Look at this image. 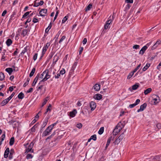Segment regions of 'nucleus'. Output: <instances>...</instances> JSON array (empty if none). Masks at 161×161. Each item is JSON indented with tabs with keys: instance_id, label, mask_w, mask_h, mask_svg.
<instances>
[{
	"instance_id": "obj_1",
	"label": "nucleus",
	"mask_w": 161,
	"mask_h": 161,
	"mask_svg": "<svg viewBox=\"0 0 161 161\" xmlns=\"http://www.w3.org/2000/svg\"><path fill=\"white\" fill-rule=\"evenodd\" d=\"M124 137V134H121L119 137L115 140L114 143L115 144H118L120 141L123 139Z\"/></svg>"
},
{
	"instance_id": "obj_2",
	"label": "nucleus",
	"mask_w": 161,
	"mask_h": 161,
	"mask_svg": "<svg viewBox=\"0 0 161 161\" xmlns=\"http://www.w3.org/2000/svg\"><path fill=\"white\" fill-rule=\"evenodd\" d=\"M154 97L152 101V102L154 104L156 105L160 102V99L158 96L156 95H154Z\"/></svg>"
},
{
	"instance_id": "obj_3",
	"label": "nucleus",
	"mask_w": 161,
	"mask_h": 161,
	"mask_svg": "<svg viewBox=\"0 0 161 161\" xmlns=\"http://www.w3.org/2000/svg\"><path fill=\"white\" fill-rule=\"evenodd\" d=\"M45 71H46V74H45V76L44 77L43 79L41 81L39 84H40L42 82H44L49 79L50 77V75L48 74L49 71L48 70H46Z\"/></svg>"
},
{
	"instance_id": "obj_4",
	"label": "nucleus",
	"mask_w": 161,
	"mask_h": 161,
	"mask_svg": "<svg viewBox=\"0 0 161 161\" xmlns=\"http://www.w3.org/2000/svg\"><path fill=\"white\" fill-rule=\"evenodd\" d=\"M118 126V125H116L113 131V133L114 135L116 136L117 135L122 129L121 127H120V128L117 129V127Z\"/></svg>"
},
{
	"instance_id": "obj_5",
	"label": "nucleus",
	"mask_w": 161,
	"mask_h": 161,
	"mask_svg": "<svg viewBox=\"0 0 161 161\" xmlns=\"http://www.w3.org/2000/svg\"><path fill=\"white\" fill-rule=\"evenodd\" d=\"M149 45L148 44H147L146 46H144L140 50L139 52V54H141L142 55H143L145 51L147 48V46H149Z\"/></svg>"
},
{
	"instance_id": "obj_6",
	"label": "nucleus",
	"mask_w": 161,
	"mask_h": 161,
	"mask_svg": "<svg viewBox=\"0 0 161 161\" xmlns=\"http://www.w3.org/2000/svg\"><path fill=\"white\" fill-rule=\"evenodd\" d=\"M147 104L145 103H144L142 105H141L140 107V108L139 109H138L137 110V112H139L140 111H143L144 110V109L145 108L147 107Z\"/></svg>"
},
{
	"instance_id": "obj_7",
	"label": "nucleus",
	"mask_w": 161,
	"mask_h": 161,
	"mask_svg": "<svg viewBox=\"0 0 161 161\" xmlns=\"http://www.w3.org/2000/svg\"><path fill=\"white\" fill-rule=\"evenodd\" d=\"M90 107L91 108V110H93L96 107V103L93 101L91 102L90 103Z\"/></svg>"
},
{
	"instance_id": "obj_8",
	"label": "nucleus",
	"mask_w": 161,
	"mask_h": 161,
	"mask_svg": "<svg viewBox=\"0 0 161 161\" xmlns=\"http://www.w3.org/2000/svg\"><path fill=\"white\" fill-rule=\"evenodd\" d=\"M47 10L45 9H41L39 12V14L41 16H45L47 14Z\"/></svg>"
},
{
	"instance_id": "obj_9",
	"label": "nucleus",
	"mask_w": 161,
	"mask_h": 161,
	"mask_svg": "<svg viewBox=\"0 0 161 161\" xmlns=\"http://www.w3.org/2000/svg\"><path fill=\"white\" fill-rule=\"evenodd\" d=\"M93 98L96 100H100L102 98V95L100 94H97L94 96Z\"/></svg>"
},
{
	"instance_id": "obj_10",
	"label": "nucleus",
	"mask_w": 161,
	"mask_h": 161,
	"mask_svg": "<svg viewBox=\"0 0 161 161\" xmlns=\"http://www.w3.org/2000/svg\"><path fill=\"white\" fill-rule=\"evenodd\" d=\"M33 145L34 144L33 143L31 142L30 145L29 146L28 148L26 149V152L28 153L30 152L31 151Z\"/></svg>"
},
{
	"instance_id": "obj_11",
	"label": "nucleus",
	"mask_w": 161,
	"mask_h": 161,
	"mask_svg": "<svg viewBox=\"0 0 161 161\" xmlns=\"http://www.w3.org/2000/svg\"><path fill=\"white\" fill-rule=\"evenodd\" d=\"M111 22V19L107 20L106 22V23L104 25V28L105 29H107L109 28V26Z\"/></svg>"
},
{
	"instance_id": "obj_12",
	"label": "nucleus",
	"mask_w": 161,
	"mask_h": 161,
	"mask_svg": "<svg viewBox=\"0 0 161 161\" xmlns=\"http://www.w3.org/2000/svg\"><path fill=\"white\" fill-rule=\"evenodd\" d=\"M77 113V111L76 109H74L73 111L69 112V116L72 117H74Z\"/></svg>"
},
{
	"instance_id": "obj_13",
	"label": "nucleus",
	"mask_w": 161,
	"mask_h": 161,
	"mask_svg": "<svg viewBox=\"0 0 161 161\" xmlns=\"http://www.w3.org/2000/svg\"><path fill=\"white\" fill-rule=\"evenodd\" d=\"M93 88L96 91H98L100 88V86L99 84H96L93 86Z\"/></svg>"
},
{
	"instance_id": "obj_14",
	"label": "nucleus",
	"mask_w": 161,
	"mask_h": 161,
	"mask_svg": "<svg viewBox=\"0 0 161 161\" xmlns=\"http://www.w3.org/2000/svg\"><path fill=\"white\" fill-rule=\"evenodd\" d=\"M39 76V74H38L37 75L36 77H35V79L34 80L32 84V86H35V85H36V83L37 82V80L38 79Z\"/></svg>"
},
{
	"instance_id": "obj_15",
	"label": "nucleus",
	"mask_w": 161,
	"mask_h": 161,
	"mask_svg": "<svg viewBox=\"0 0 161 161\" xmlns=\"http://www.w3.org/2000/svg\"><path fill=\"white\" fill-rule=\"evenodd\" d=\"M9 152V149L8 148H7L4 152V157L5 158H7L8 157Z\"/></svg>"
},
{
	"instance_id": "obj_16",
	"label": "nucleus",
	"mask_w": 161,
	"mask_h": 161,
	"mask_svg": "<svg viewBox=\"0 0 161 161\" xmlns=\"http://www.w3.org/2000/svg\"><path fill=\"white\" fill-rule=\"evenodd\" d=\"M139 84L138 83H137L133 85L132 86V90H136L138 88L139 86Z\"/></svg>"
},
{
	"instance_id": "obj_17",
	"label": "nucleus",
	"mask_w": 161,
	"mask_h": 161,
	"mask_svg": "<svg viewBox=\"0 0 161 161\" xmlns=\"http://www.w3.org/2000/svg\"><path fill=\"white\" fill-rule=\"evenodd\" d=\"M50 132L51 131H50L47 129H46L44 131L43 133V136H46L48 135Z\"/></svg>"
},
{
	"instance_id": "obj_18",
	"label": "nucleus",
	"mask_w": 161,
	"mask_h": 161,
	"mask_svg": "<svg viewBox=\"0 0 161 161\" xmlns=\"http://www.w3.org/2000/svg\"><path fill=\"white\" fill-rule=\"evenodd\" d=\"M48 118H47L45 119V120L43 122V125H42V126H41V127L43 128H44L46 125L47 124V122H48Z\"/></svg>"
},
{
	"instance_id": "obj_19",
	"label": "nucleus",
	"mask_w": 161,
	"mask_h": 161,
	"mask_svg": "<svg viewBox=\"0 0 161 161\" xmlns=\"http://www.w3.org/2000/svg\"><path fill=\"white\" fill-rule=\"evenodd\" d=\"M5 70L10 75L13 72V69L11 68H8L6 69Z\"/></svg>"
},
{
	"instance_id": "obj_20",
	"label": "nucleus",
	"mask_w": 161,
	"mask_h": 161,
	"mask_svg": "<svg viewBox=\"0 0 161 161\" xmlns=\"http://www.w3.org/2000/svg\"><path fill=\"white\" fill-rule=\"evenodd\" d=\"M152 90L151 88H148L147 89L144 91V93L145 95H147L150 92H151Z\"/></svg>"
},
{
	"instance_id": "obj_21",
	"label": "nucleus",
	"mask_w": 161,
	"mask_h": 161,
	"mask_svg": "<svg viewBox=\"0 0 161 161\" xmlns=\"http://www.w3.org/2000/svg\"><path fill=\"white\" fill-rule=\"evenodd\" d=\"M9 101L8 100V99H6L4 100H3L1 103V104L2 106H3L5 104H6Z\"/></svg>"
},
{
	"instance_id": "obj_22",
	"label": "nucleus",
	"mask_w": 161,
	"mask_h": 161,
	"mask_svg": "<svg viewBox=\"0 0 161 161\" xmlns=\"http://www.w3.org/2000/svg\"><path fill=\"white\" fill-rule=\"evenodd\" d=\"M12 43V41L10 39H8L6 42V43L8 46H9Z\"/></svg>"
},
{
	"instance_id": "obj_23",
	"label": "nucleus",
	"mask_w": 161,
	"mask_h": 161,
	"mask_svg": "<svg viewBox=\"0 0 161 161\" xmlns=\"http://www.w3.org/2000/svg\"><path fill=\"white\" fill-rule=\"evenodd\" d=\"M35 70H36L35 68H33V69H32L31 71V72L30 73V74L29 76L30 77H31L32 76H33V75H34V74L35 71Z\"/></svg>"
},
{
	"instance_id": "obj_24",
	"label": "nucleus",
	"mask_w": 161,
	"mask_h": 161,
	"mask_svg": "<svg viewBox=\"0 0 161 161\" xmlns=\"http://www.w3.org/2000/svg\"><path fill=\"white\" fill-rule=\"evenodd\" d=\"M24 97V94L22 92L19 94L18 95V97L19 99H22Z\"/></svg>"
},
{
	"instance_id": "obj_25",
	"label": "nucleus",
	"mask_w": 161,
	"mask_h": 161,
	"mask_svg": "<svg viewBox=\"0 0 161 161\" xmlns=\"http://www.w3.org/2000/svg\"><path fill=\"white\" fill-rule=\"evenodd\" d=\"M14 137H12L11 138L9 142V144L10 146H12L14 143Z\"/></svg>"
},
{
	"instance_id": "obj_26",
	"label": "nucleus",
	"mask_w": 161,
	"mask_h": 161,
	"mask_svg": "<svg viewBox=\"0 0 161 161\" xmlns=\"http://www.w3.org/2000/svg\"><path fill=\"white\" fill-rule=\"evenodd\" d=\"M58 57L56 55L54 56L53 57V63H56L57 62L58 60Z\"/></svg>"
},
{
	"instance_id": "obj_27",
	"label": "nucleus",
	"mask_w": 161,
	"mask_h": 161,
	"mask_svg": "<svg viewBox=\"0 0 161 161\" xmlns=\"http://www.w3.org/2000/svg\"><path fill=\"white\" fill-rule=\"evenodd\" d=\"M150 64H147L143 68L142 70L143 71H146L150 66Z\"/></svg>"
},
{
	"instance_id": "obj_28",
	"label": "nucleus",
	"mask_w": 161,
	"mask_h": 161,
	"mask_svg": "<svg viewBox=\"0 0 161 161\" xmlns=\"http://www.w3.org/2000/svg\"><path fill=\"white\" fill-rule=\"evenodd\" d=\"M48 99L49 98L48 97H47L44 99V102L42 103V107H43L44 106V105H45L46 104L47 102V101Z\"/></svg>"
},
{
	"instance_id": "obj_29",
	"label": "nucleus",
	"mask_w": 161,
	"mask_h": 161,
	"mask_svg": "<svg viewBox=\"0 0 161 161\" xmlns=\"http://www.w3.org/2000/svg\"><path fill=\"white\" fill-rule=\"evenodd\" d=\"M37 127V124L35 125L31 129V130L32 132H35L36 129Z\"/></svg>"
},
{
	"instance_id": "obj_30",
	"label": "nucleus",
	"mask_w": 161,
	"mask_h": 161,
	"mask_svg": "<svg viewBox=\"0 0 161 161\" xmlns=\"http://www.w3.org/2000/svg\"><path fill=\"white\" fill-rule=\"evenodd\" d=\"M28 33V31L27 30L25 29L23 30L22 31V32L21 33V34L23 36H25Z\"/></svg>"
},
{
	"instance_id": "obj_31",
	"label": "nucleus",
	"mask_w": 161,
	"mask_h": 161,
	"mask_svg": "<svg viewBox=\"0 0 161 161\" xmlns=\"http://www.w3.org/2000/svg\"><path fill=\"white\" fill-rule=\"evenodd\" d=\"M14 153V151L13 149H11L10 152V154L9 158L10 159L12 158L13 157V154Z\"/></svg>"
},
{
	"instance_id": "obj_32",
	"label": "nucleus",
	"mask_w": 161,
	"mask_h": 161,
	"mask_svg": "<svg viewBox=\"0 0 161 161\" xmlns=\"http://www.w3.org/2000/svg\"><path fill=\"white\" fill-rule=\"evenodd\" d=\"M4 75L2 72L0 73V80H2L4 78Z\"/></svg>"
},
{
	"instance_id": "obj_33",
	"label": "nucleus",
	"mask_w": 161,
	"mask_h": 161,
	"mask_svg": "<svg viewBox=\"0 0 161 161\" xmlns=\"http://www.w3.org/2000/svg\"><path fill=\"white\" fill-rule=\"evenodd\" d=\"M104 131V128L103 127H101L99 130L98 132V133L99 134L101 135L102 134L103 132Z\"/></svg>"
},
{
	"instance_id": "obj_34",
	"label": "nucleus",
	"mask_w": 161,
	"mask_h": 161,
	"mask_svg": "<svg viewBox=\"0 0 161 161\" xmlns=\"http://www.w3.org/2000/svg\"><path fill=\"white\" fill-rule=\"evenodd\" d=\"M48 48L47 47H45L44 46L43 48V50H42V57L43 55L45 53V52H46V50H47V49Z\"/></svg>"
},
{
	"instance_id": "obj_35",
	"label": "nucleus",
	"mask_w": 161,
	"mask_h": 161,
	"mask_svg": "<svg viewBox=\"0 0 161 161\" xmlns=\"http://www.w3.org/2000/svg\"><path fill=\"white\" fill-rule=\"evenodd\" d=\"M46 71H44L42 74L40 76V78L41 79H43L44 77V76H45V74H46Z\"/></svg>"
},
{
	"instance_id": "obj_36",
	"label": "nucleus",
	"mask_w": 161,
	"mask_h": 161,
	"mask_svg": "<svg viewBox=\"0 0 161 161\" xmlns=\"http://www.w3.org/2000/svg\"><path fill=\"white\" fill-rule=\"evenodd\" d=\"M158 45H158L157 44V42H156V43L154 45L153 47H152L151 48L152 50H154L157 47H158Z\"/></svg>"
},
{
	"instance_id": "obj_37",
	"label": "nucleus",
	"mask_w": 161,
	"mask_h": 161,
	"mask_svg": "<svg viewBox=\"0 0 161 161\" xmlns=\"http://www.w3.org/2000/svg\"><path fill=\"white\" fill-rule=\"evenodd\" d=\"M158 45H158L157 44V42H156V43L154 45L153 47H152L151 48L152 50H154L157 47H158Z\"/></svg>"
},
{
	"instance_id": "obj_38",
	"label": "nucleus",
	"mask_w": 161,
	"mask_h": 161,
	"mask_svg": "<svg viewBox=\"0 0 161 161\" xmlns=\"http://www.w3.org/2000/svg\"><path fill=\"white\" fill-rule=\"evenodd\" d=\"M141 64H140L134 70L132 71L134 73L136 72L137 70L141 66Z\"/></svg>"
},
{
	"instance_id": "obj_39",
	"label": "nucleus",
	"mask_w": 161,
	"mask_h": 161,
	"mask_svg": "<svg viewBox=\"0 0 161 161\" xmlns=\"http://www.w3.org/2000/svg\"><path fill=\"white\" fill-rule=\"evenodd\" d=\"M92 5L91 4H89L86 8V11L89 10L91 8Z\"/></svg>"
},
{
	"instance_id": "obj_40",
	"label": "nucleus",
	"mask_w": 161,
	"mask_h": 161,
	"mask_svg": "<svg viewBox=\"0 0 161 161\" xmlns=\"http://www.w3.org/2000/svg\"><path fill=\"white\" fill-rule=\"evenodd\" d=\"M37 0H35L34 2V6L35 7H38L39 5V4L38 2H37Z\"/></svg>"
},
{
	"instance_id": "obj_41",
	"label": "nucleus",
	"mask_w": 161,
	"mask_h": 161,
	"mask_svg": "<svg viewBox=\"0 0 161 161\" xmlns=\"http://www.w3.org/2000/svg\"><path fill=\"white\" fill-rule=\"evenodd\" d=\"M90 137L94 141H96L97 139L96 135L92 136Z\"/></svg>"
},
{
	"instance_id": "obj_42",
	"label": "nucleus",
	"mask_w": 161,
	"mask_h": 161,
	"mask_svg": "<svg viewBox=\"0 0 161 161\" xmlns=\"http://www.w3.org/2000/svg\"><path fill=\"white\" fill-rule=\"evenodd\" d=\"M140 46L138 45H135L133 46V48L136 49H137L139 48Z\"/></svg>"
},
{
	"instance_id": "obj_43",
	"label": "nucleus",
	"mask_w": 161,
	"mask_h": 161,
	"mask_svg": "<svg viewBox=\"0 0 161 161\" xmlns=\"http://www.w3.org/2000/svg\"><path fill=\"white\" fill-rule=\"evenodd\" d=\"M134 74V73L132 72H131L128 76L127 78L130 79L133 75Z\"/></svg>"
},
{
	"instance_id": "obj_44",
	"label": "nucleus",
	"mask_w": 161,
	"mask_h": 161,
	"mask_svg": "<svg viewBox=\"0 0 161 161\" xmlns=\"http://www.w3.org/2000/svg\"><path fill=\"white\" fill-rule=\"evenodd\" d=\"M33 157V156L31 154H28L26 156V158L27 159L31 158Z\"/></svg>"
},
{
	"instance_id": "obj_45",
	"label": "nucleus",
	"mask_w": 161,
	"mask_h": 161,
	"mask_svg": "<svg viewBox=\"0 0 161 161\" xmlns=\"http://www.w3.org/2000/svg\"><path fill=\"white\" fill-rule=\"evenodd\" d=\"M66 38V36H63L60 39V41H59V43H60L61 42H62Z\"/></svg>"
},
{
	"instance_id": "obj_46",
	"label": "nucleus",
	"mask_w": 161,
	"mask_h": 161,
	"mask_svg": "<svg viewBox=\"0 0 161 161\" xmlns=\"http://www.w3.org/2000/svg\"><path fill=\"white\" fill-rule=\"evenodd\" d=\"M68 18V16H65L64 17L62 20V23H64L67 19Z\"/></svg>"
},
{
	"instance_id": "obj_47",
	"label": "nucleus",
	"mask_w": 161,
	"mask_h": 161,
	"mask_svg": "<svg viewBox=\"0 0 161 161\" xmlns=\"http://www.w3.org/2000/svg\"><path fill=\"white\" fill-rule=\"evenodd\" d=\"M114 139V138L112 136H110L108 139L107 141V142L109 143H110V142L112 140H113Z\"/></svg>"
},
{
	"instance_id": "obj_48",
	"label": "nucleus",
	"mask_w": 161,
	"mask_h": 161,
	"mask_svg": "<svg viewBox=\"0 0 161 161\" xmlns=\"http://www.w3.org/2000/svg\"><path fill=\"white\" fill-rule=\"evenodd\" d=\"M65 73V71L64 69H63L62 70H60L59 72L60 74L63 75Z\"/></svg>"
},
{
	"instance_id": "obj_49",
	"label": "nucleus",
	"mask_w": 161,
	"mask_h": 161,
	"mask_svg": "<svg viewBox=\"0 0 161 161\" xmlns=\"http://www.w3.org/2000/svg\"><path fill=\"white\" fill-rule=\"evenodd\" d=\"M30 13V12H26L24 15L23 16L22 18H25L27 16H28Z\"/></svg>"
},
{
	"instance_id": "obj_50",
	"label": "nucleus",
	"mask_w": 161,
	"mask_h": 161,
	"mask_svg": "<svg viewBox=\"0 0 161 161\" xmlns=\"http://www.w3.org/2000/svg\"><path fill=\"white\" fill-rule=\"evenodd\" d=\"M53 127V126L50 125L48 127H47V129H48L50 131H51V130H52Z\"/></svg>"
},
{
	"instance_id": "obj_51",
	"label": "nucleus",
	"mask_w": 161,
	"mask_h": 161,
	"mask_svg": "<svg viewBox=\"0 0 161 161\" xmlns=\"http://www.w3.org/2000/svg\"><path fill=\"white\" fill-rule=\"evenodd\" d=\"M82 125L81 123L78 124L77 125V127L79 128H80L82 127Z\"/></svg>"
},
{
	"instance_id": "obj_52",
	"label": "nucleus",
	"mask_w": 161,
	"mask_h": 161,
	"mask_svg": "<svg viewBox=\"0 0 161 161\" xmlns=\"http://www.w3.org/2000/svg\"><path fill=\"white\" fill-rule=\"evenodd\" d=\"M77 64V63L76 62H75L74 63V64H73V66L72 67V69H74V68L76 66Z\"/></svg>"
},
{
	"instance_id": "obj_53",
	"label": "nucleus",
	"mask_w": 161,
	"mask_h": 161,
	"mask_svg": "<svg viewBox=\"0 0 161 161\" xmlns=\"http://www.w3.org/2000/svg\"><path fill=\"white\" fill-rule=\"evenodd\" d=\"M140 100L139 99H137L136 100V103H135L136 106L140 103Z\"/></svg>"
},
{
	"instance_id": "obj_54",
	"label": "nucleus",
	"mask_w": 161,
	"mask_h": 161,
	"mask_svg": "<svg viewBox=\"0 0 161 161\" xmlns=\"http://www.w3.org/2000/svg\"><path fill=\"white\" fill-rule=\"evenodd\" d=\"M33 22L34 23H36L38 22V19L35 18L33 19Z\"/></svg>"
},
{
	"instance_id": "obj_55",
	"label": "nucleus",
	"mask_w": 161,
	"mask_h": 161,
	"mask_svg": "<svg viewBox=\"0 0 161 161\" xmlns=\"http://www.w3.org/2000/svg\"><path fill=\"white\" fill-rule=\"evenodd\" d=\"M7 11L6 10H4L3 12V13L2 14V16H4L7 13Z\"/></svg>"
},
{
	"instance_id": "obj_56",
	"label": "nucleus",
	"mask_w": 161,
	"mask_h": 161,
	"mask_svg": "<svg viewBox=\"0 0 161 161\" xmlns=\"http://www.w3.org/2000/svg\"><path fill=\"white\" fill-rule=\"evenodd\" d=\"M136 106V105H135V104L134 103L130 105L129 106V107L130 108H133Z\"/></svg>"
},
{
	"instance_id": "obj_57",
	"label": "nucleus",
	"mask_w": 161,
	"mask_h": 161,
	"mask_svg": "<svg viewBox=\"0 0 161 161\" xmlns=\"http://www.w3.org/2000/svg\"><path fill=\"white\" fill-rule=\"evenodd\" d=\"M87 40L86 38H85L84 39L83 41V44H85L86 43Z\"/></svg>"
},
{
	"instance_id": "obj_58",
	"label": "nucleus",
	"mask_w": 161,
	"mask_h": 161,
	"mask_svg": "<svg viewBox=\"0 0 161 161\" xmlns=\"http://www.w3.org/2000/svg\"><path fill=\"white\" fill-rule=\"evenodd\" d=\"M157 127L158 129H159L161 128V124H158L157 125Z\"/></svg>"
},
{
	"instance_id": "obj_59",
	"label": "nucleus",
	"mask_w": 161,
	"mask_h": 161,
	"mask_svg": "<svg viewBox=\"0 0 161 161\" xmlns=\"http://www.w3.org/2000/svg\"><path fill=\"white\" fill-rule=\"evenodd\" d=\"M37 56V54L35 53L33 57V59L34 60H35L36 59Z\"/></svg>"
},
{
	"instance_id": "obj_60",
	"label": "nucleus",
	"mask_w": 161,
	"mask_h": 161,
	"mask_svg": "<svg viewBox=\"0 0 161 161\" xmlns=\"http://www.w3.org/2000/svg\"><path fill=\"white\" fill-rule=\"evenodd\" d=\"M83 47H81L80 49V51L79 52V54H81L83 50Z\"/></svg>"
},
{
	"instance_id": "obj_61",
	"label": "nucleus",
	"mask_w": 161,
	"mask_h": 161,
	"mask_svg": "<svg viewBox=\"0 0 161 161\" xmlns=\"http://www.w3.org/2000/svg\"><path fill=\"white\" fill-rule=\"evenodd\" d=\"M33 88H30L27 91V93H30V92H32L33 91Z\"/></svg>"
},
{
	"instance_id": "obj_62",
	"label": "nucleus",
	"mask_w": 161,
	"mask_h": 161,
	"mask_svg": "<svg viewBox=\"0 0 161 161\" xmlns=\"http://www.w3.org/2000/svg\"><path fill=\"white\" fill-rule=\"evenodd\" d=\"M125 2L127 3H133V0H126Z\"/></svg>"
},
{
	"instance_id": "obj_63",
	"label": "nucleus",
	"mask_w": 161,
	"mask_h": 161,
	"mask_svg": "<svg viewBox=\"0 0 161 161\" xmlns=\"http://www.w3.org/2000/svg\"><path fill=\"white\" fill-rule=\"evenodd\" d=\"M31 18H28L26 21L25 23V24L26 25L27 23L30 22L31 21Z\"/></svg>"
},
{
	"instance_id": "obj_64",
	"label": "nucleus",
	"mask_w": 161,
	"mask_h": 161,
	"mask_svg": "<svg viewBox=\"0 0 161 161\" xmlns=\"http://www.w3.org/2000/svg\"><path fill=\"white\" fill-rule=\"evenodd\" d=\"M157 44L158 45H160L161 44V40H158L157 42Z\"/></svg>"
}]
</instances>
